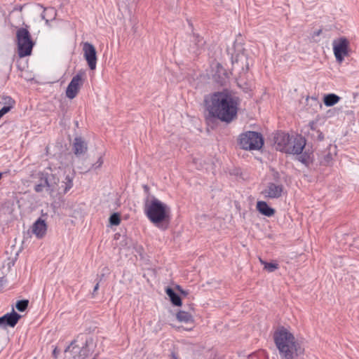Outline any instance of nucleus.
I'll return each mask as SVG.
<instances>
[{
  "label": "nucleus",
  "instance_id": "c85d7f7f",
  "mask_svg": "<svg viewBox=\"0 0 359 359\" xmlns=\"http://www.w3.org/2000/svg\"><path fill=\"white\" fill-rule=\"evenodd\" d=\"M46 15H50L52 17H55V11L53 8H49L47 9H44V11L41 13V17L43 20H46V24L48 23V20L46 19Z\"/></svg>",
  "mask_w": 359,
  "mask_h": 359
},
{
  "label": "nucleus",
  "instance_id": "a19ab883",
  "mask_svg": "<svg viewBox=\"0 0 359 359\" xmlns=\"http://www.w3.org/2000/svg\"><path fill=\"white\" fill-rule=\"evenodd\" d=\"M53 353H54V354H55V353H57V351H56V350H55V349L53 351Z\"/></svg>",
  "mask_w": 359,
  "mask_h": 359
},
{
  "label": "nucleus",
  "instance_id": "aec40b11",
  "mask_svg": "<svg viewBox=\"0 0 359 359\" xmlns=\"http://www.w3.org/2000/svg\"><path fill=\"white\" fill-rule=\"evenodd\" d=\"M192 38L193 39L191 41L194 43V45L191 46L190 50L196 54H198L203 48L205 44V41L198 34H194Z\"/></svg>",
  "mask_w": 359,
  "mask_h": 359
},
{
  "label": "nucleus",
  "instance_id": "4468645a",
  "mask_svg": "<svg viewBox=\"0 0 359 359\" xmlns=\"http://www.w3.org/2000/svg\"><path fill=\"white\" fill-rule=\"evenodd\" d=\"M20 318L21 316L13 309L11 313H8L0 317V326L14 327Z\"/></svg>",
  "mask_w": 359,
  "mask_h": 359
},
{
  "label": "nucleus",
  "instance_id": "2f4dec72",
  "mask_svg": "<svg viewBox=\"0 0 359 359\" xmlns=\"http://www.w3.org/2000/svg\"><path fill=\"white\" fill-rule=\"evenodd\" d=\"M102 164H103V159L100 156V157H99L97 161L94 164H93L92 168L93 169H97V168H100Z\"/></svg>",
  "mask_w": 359,
  "mask_h": 359
},
{
  "label": "nucleus",
  "instance_id": "9d476101",
  "mask_svg": "<svg viewBox=\"0 0 359 359\" xmlns=\"http://www.w3.org/2000/svg\"><path fill=\"white\" fill-rule=\"evenodd\" d=\"M83 57L86 59L89 68L94 70L97 64V52L95 46L89 43L85 42L83 44Z\"/></svg>",
  "mask_w": 359,
  "mask_h": 359
},
{
  "label": "nucleus",
  "instance_id": "423d86ee",
  "mask_svg": "<svg viewBox=\"0 0 359 359\" xmlns=\"http://www.w3.org/2000/svg\"><path fill=\"white\" fill-rule=\"evenodd\" d=\"M18 54L20 57L30 55L34 43L32 40L29 32L25 28H20L16 32Z\"/></svg>",
  "mask_w": 359,
  "mask_h": 359
},
{
  "label": "nucleus",
  "instance_id": "7c9ffc66",
  "mask_svg": "<svg viewBox=\"0 0 359 359\" xmlns=\"http://www.w3.org/2000/svg\"><path fill=\"white\" fill-rule=\"evenodd\" d=\"M332 160V154L328 152L326 155L324 156L323 159L320 161V163L324 165H327Z\"/></svg>",
  "mask_w": 359,
  "mask_h": 359
},
{
  "label": "nucleus",
  "instance_id": "6ab92c4d",
  "mask_svg": "<svg viewBox=\"0 0 359 359\" xmlns=\"http://www.w3.org/2000/svg\"><path fill=\"white\" fill-rule=\"evenodd\" d=\"M256 208L262 215L266 217H271L275 214V210L263 201H257Z\"/></svg>",
  "mask_w": 359,
  "mask_h": 359
},
{
  "label": "nucleus",
  "instance_id": "bb28decb",
  "mask_svg": "<svg viewBox=\"0 0 359 359\" xmlns=\"http://www.w3.org/2000/svg\"><path fill=\"white\" fill-rule=\"evenodd\" d=\"M259 261L261 264L264 266V269L268 271L269 272H273L276 269H278V264L275 263H268L264 260H262L261 258H259Z\"/></svg>",
  "mask_w": 359,
  "mask_h": 359
},
{
  "label": "nucleus",
  "instance_id": "4be33fe9",
  "mask_svg": "<svg viewBox=\"0 0 359 359\" xmlns=\"http://www.w3.org/2000/svg\"><path fill=\"white\" fill-rule=\"evenodd\" d=\"M165 292L173 305H175V306H181L182 305V300H181L180 297L172 288L168 287L166 289Z\"/></svg>",
  "mask_w": 359,
  "mask_h": 359
},
{
  "label": "nucleus",
  "instance_id": "dca6fc26",
  "mask_svg": "<svg viewBox=\"0 0 359 359\" xmlns=\"http://www.w3.org/2000/svg\"><path fill=\"white\" fill-rule=\"evenodd\" d=\"M47 231V224L44 219L39 218L32 226V232L37 238L44 237Z\"/></svg>",
  "mask_w": 359,
  "mask_h": 359
},
{
  "label": "nucleus",
  "instance_id": "7ed1b4c3",
  "mask_svg": "<svg viewBox=\"0 0 359 359\" xmlns=\"http://www.w3.org/2000/svg\"><path fill=\"white\" fill-rule=\"evenodd\" d=\"M313 158L312 147L306 144L305 137L297 135L293 140V161H297L308 168L313 163Z\"/></svg>",
  "mask_w": 359,
  "mask_h": 359
},
{
  "label": "nucleus",
  "instance_id": "f3484780",
  "mask_svg": "<svg viewBox=\"0 0 359 359\" xmlns=\"http://www.w3.org/2000/svg\"><path fill=\"white\" fill-rule=\"evenodd\" d=\"M305 352V342L303 340L294 341L293 337V359L294 357L299 358V359H304Z\"/></svg>",
  "mask_w": 359,
  "mask_h": 359
},
{
  "label": "nucleus",
  "instance_id": "4c0bfd02",
  "mask_svg": "<svg viewBox=\"0 0 359 359\" xmlns=\"http://www.w3.org/2000/svg\"><path fill=\"white\" fill-rule=\"evenodd\" d=\"M313 125H314V123H313V122H312V123H311V130H315V128H314V127H313Z\"/></svg>",
  "mask_w": 359,
  "mask_h": 359
},
{
  "label": "nucleus",
  "instance_id": "2eb2a0df",
  "mask_svg": "<svg viewBox=\"0 0 359 359\" xmlns=\"http://www.w3.org/2000/svg\"><path fill=\"white\" fill-rule=\"evenodd\" d=\"M231 60L234 68L241 67L243 72H245L248 70V58L244 53H241L237 54L236 56H232Z\"/></svg>",
  "mask_w": 359,
  "mask_h": 359
},
{
  "label": "nucleus",
  "instance_id": "20e7f679",
  "mask_svg": "<svg viewBox=\"0 0 359 359\" xmlns=\"http://www.w3.org/2000/svg\"><path fill=\"white\" fill-rule=\"evenodd\" d=\"M74 343L75 341H72L65 349V353H70L73 359H95L98 355L97 343L93 338L87 339L82 347L74 345Z\"/></svg>",
  "mask_w": 359,
  "mask_h": 359
},
{
  "label": "nucleus",
  "instance_id": "72a5a7b5",
  "mask_svg": "<svg viewBox=\"0 0 359 359\" xmlns=\"http://www.w3.org/2000/svg\"><path fill=\"white\" fill-rule=\"evenodd\" d=\"M177 289L180 291V292L182 294H183V295H184V296H186V295H187V294H188V292H187V291H186V290H182L180 285H177Z\"/></svg>",
  "mask_w": 359,
  "mask_h": 359
},
{
  "label": "nucleus",
  "instance_id": "412c9836",
  "mask_svg": "<svg viewBox=\"0 0 359 359\" xmlns=\"http://www.w3.org/2000/svg\"><path fill=\"white\" fill-rule=\"evenodd\" d=\"M61 191H57L55 194H65L73 186L72 179L69 176L65 177V180L60 182Z\"/></svg>",
  "mask_w": 359,
  "mask_h": 359
},
{
  "label": "nucleus",
  "instance_id": "393cba45",
  "mask_svg": "<svg viewBox=\"0 0 359 359\" xmlns=\"http://www.w3.org/2000/svg\"><path fill=\"white\" fill-rule=\"evenodd\" d=\"M4 100H6L5 103L8 105L4 106L0 109V118L11 109L14 103V101L10 97H4Z\"/></svg>",
  "mask_w": 359,
  "mask_h": 359
},
{
  "label": "nucleus",
  "instance_id": "ea45409f",
  "mask_svg": "<svg viewBox=\"0 0 359 359\" xmlns=\"http://www.w3.org/2000/svg\"><path fill=\"white\" fill-rule=\"evenodd\" d=\"M2 286V280H0V287Z\"/></svg>",
  "mask_w": 359,
  "mask_h": 359
},
{
  "label": "nucleus",
  "instance_id": "6e6552de",
  "mask_svg": "<svg viewBox=\"0 0 359 359\" xmlns=\"http://www.w3.org/2000/svg\"><path fill=\"white\" fill-rule=\"evenodd\" d=\"M349 41L345 37H341L333 41V51L336 60L341 63L345 56L348 55Z\"/></svg>",
  "mask_w": 359,
  "mask_h": 359
},
{
  "label": "nucleus",
  "instance_id": "9b49d317",
  "mask_svg": "<svg viewBox=\"0 0 359 359\" xmlns=\"http://www.w3.org/2000/svg\"><path fill=\"white\" fill-rule=\"evenodd\" d=\"M276 148L280 151L290 154L291 147L289 146L290 137L287 133L278 132L274 136Z\"/></svg>",
  "mask_w": 359,
  "mask_h": 359
},
{
  "label": "nucleus",
  "instance_id": "ddd939ff",
  "mask_svg": "<svg viewBox=\"0 0 359 359\" xmlns=\"http://www.w3.org/2000/svg\"><path fill=\"white\" fill-rule=\"evenodd\" d=\"M45 182L46 184V190L51 196H54L57 191H61L60 186V179L56 175L49 174L45 172Z\"/></svg>",
  "mask_w": 359,
  "mask_h": 359
},
{
  "label": "nucleus",
  "instance_id": "0eeeda50",
  "mask_svg": "<svg viewBox=\"0 0 359 359\" xmlns=\"http://www.w3.org/2000/svg\"><path fill=\"white\" fill-rule=\"evenodd\" d=\"M238 142L245 150H259L264 144V139L257 132L248 131L240 135Z\"/></svg>",
  "mask_w": 359,
  "mask_h": 359
},
{
  "label": "nucleus",
  "instance_id": "79ce46f5",
  "mask_svg": "<svg viewBox=\"0 0 359 359\" xmlns=\"http://www.w3.org/2000/svg\"><path fill=\"white\" fill-rule=\"evenodd\" d=\"M53 353H54V354H55V353H57V351H56V350H55V349L53 351Z\"/></svg>",
  "mask_w": 359,
  "mask_h": 359
},
{
  "label": "nucleus",
  "instance_id": "39448f33",
  "mask_svg": "<svg viewBox=\"0 0 359 359\" xmlns=\"http://www.w3.org/2000/svg\"><path fill=\"white\" fill-rule=\"evenodd\" d=\"M275 344L281 359H292V333L283 327L273 334Z\"/></svg>",
  "mask_w": 359,
  "mask_h": 359
},
{
  "label": "nucleus",
  "instance_id": "e433bc0d",
  "mask_svg": "<svg viewBox=\"0 0 359 359\" xmlns=\"http://www.w3.org/2000/svg\"><path fill=\"white\" fill-rule=\"evenodd\" d=\"M321 32H322V30H321V29H319V30H318V31L315 32L314 34H315L316 36H318V35H320V34Z\"/></svg>",
  "mask_w": 359,
  "mask_h": 359
},
{
  "label": "nucleus",
  "instance_id": "c9c22d12",
  "mask_svg": "<svg viewBox=\"0 0 359 359\" xmlns=\"http://www.w3.org/2000/svg\"><path fill=\"white\" fill-rule=\"evenodd\" d=\"M171 359H178L177 356L176 355V354L175 353H171Z\"/></svg>",
  "mask_w": 359,
  "mask_h": 359
},
{
  "label": "nucleus",
  "instance_id": "a211bd4d",
  "mask_svg": "<svg viewBox=\"0 0 359 359\" xmlns=\"http://www.w3.org/2000/svg\"><path fill=\"white\" fill-rule=\"evenodd\" d=\"M74 153L76 156L83 154L87 151V144L81 137H76L73 144Z\"/></svg>",
  "mask_w": 359,
  "mask_h": 359
},
{
  "label": "nucleus",
  "instance_id": "b1692460",
  "mask_svg": "<svg viewBox=\"0 0 359 359\" xmlns=\"http://www.w3.org/2000/svg\"><path fill=\"white\" fill-rule=\"evenodd\" d=\"M177 319L182 323H193V316L189 312L184 311H180L176 315Z\"/></svg>",
  "mask_w": 359,
  "mask_h": 359
},
{
  "label": "nucleus",
  "instance_id": "5701e85b",
  "mask_svg": "<svg viewBox=\"0 0 359 359\" xmlns=\"http://www.w3.org/2000/svg\"><path fill=\"white\" fill-rule=\"evenodd\" d=\"M340 100V97L334 93L325 95L323 97V102L327 107H332L337 104Z\"/></svg>",
  "mask_w": 359,
  "mask_h": 359
},
{
  "label": "nucleus",
  "instance_id": "f257e3e1",
  "mask_svg": "<svg viewBox=\"0 0 359 359\" xmlns=\"http://www.w3.org/2000/svg\"><path fill=\"white\" fill-rule=\"evenodd\" d=\"M205 102L207 110L212 117L229 123L237 116L240 100L227 90L214 93Z\"/></svg>",
  "mask_w": 359,
  "mask_h": 359
},
{
  "label": "nucleus",
  "instance_id": "f704fd0d",
  "mask_svg": "<svg viewBox=\"0 0 359 359\" xmlns=\"http://www.w3.org/2000/svg\"><path fill=\"white\" fill-rule=\"evenodd\" d=\"M98 289H99V281L96 283V285H95V287L93 288V295H95V292L97 291Z\"/></svg>",
  "mask_w": 359,
  "mask_h": 359
},
{
  "label": "nucleus",
  "instance_id": "473e14b6",
  "mask_svg": "<svg viewBox=\"0 0 359 359\" xmlns=\"http://www.w3.org/2000/svg\"><path fill=\"white\" fill-rule=\"evenodd\" d=\"M318 135H317V140L319 141H323L324 140V134L320 130L316 131Z\"/></svg>",
  "mask_w": 359,
  "mask_h": 359
},
{
  "label": "nucleus",
  "instance_id": "a878e982",
  "mask_svg": "<svg viewBox=\"0 0 359 359\" xmlns=\"http://www.w3.org/2000/svg\"><path fill=\"white\" fill-rule=\"evenodd\" d=\"M39 175L40 178V182L36 184L34 187V191L38 193L43 191L45 188L46 189V184L45 182V172H40Z\"/></svg>",
  "mask_w": 359,
  "mask_h": 359
},
{
  "label": "nucleus",
  "instance_id": "58836bf2",
  "mask_svg": "<svg viewBox=\"0 0 359 359\" xmlns=\"http://www.w3.org/2000/svg\"><path fill=\"white\" fill-rule=\"evenodd\" d=\"M313 100L316 102V104H319V102H318V101L317 100V99L313 98Z\"/></svg>",
  "mask_w": 359,
  "mask_h": 359
},
{
  "label": "nucleus",
  "instance_id": "c756f323",
  "mask_svg": "<svg viewBox=\"0 0 359 359\" xmlns=\"http://www.w3.org/2000/svg\"><path fill=\"white\" fill-rule=\"evenodd\" d=\"M121 219L118 213H113L109 217V222L111 225H118Z\"/></svg>",
  "mask_w": 359,
  "mask_h": 359
},
{
  "label": "nucleus",
  "instance_id": "cd10ccee",
  "mask_svg": "<svg viewBox=\"0 0 359 359\" xmlns=\"http://www.w3.org/2000/svg\"><path fill=\"white\" fill-rule=\"evenodd\" d=\"M28 304H29L28 300H27V299L20 300V301L17 302L15 307L19 311L23 312L27 309Z\"/></svg>",
  "mask_w": 359,
  "mask_h": 359
},
{
  "label": "nucleus",
  "instance_id": "f8f14e48",
  "mask_svg": "<svg viewBox=\"0 0 359 359\" xmlns=\"http://www.w3.org/2000/svg\"><path fill=\"white\" fill-rule=\"evenodd\" d=\"M82 73H79L74 76L69 83L66 90V96L69 99L74 98L82 86Z\"/></svg>",
  "mask_w": 359,
  "mask_h": 359
},
{
  "label": "nucleus",
  "instance_id": "f03ea898",
  "mask_svg": "<svg viewBox=\"0 0 359 359\" xmlns=\"http://www.w3.org/2000/svg\"><path fill=\"white\" fill-rule=\"evenodd\" d=\"M144 212L149 221L161 229H166L170 218V207L155 197L147 198Z\"/></svg>",
  "mask_w": 359,
  "mask_h": 359
},
{
  "label": "nucleus",
  "instance_id": "1a4fd4ad",
  "mask_svg": "<svg viewBox=\"0 0 359 359\" xmlns=\"http://www.w3.org/2000/svg\"><path fill=\"white\" fill-rule=\"evenodd\" d=\"M283 192V186L278 182H269L266 187L261 191V194L264 198L274 199L278 198Z\"/></svg>",
  "mask_w": 359,
  "mask_h": 359
}]
</instances>
